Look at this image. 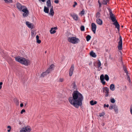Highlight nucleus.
Returning a JSON list of instances; mask_svg holds the SVG:
<instances>
[{"label": "nucleus", "instance_id": "obj_2", "mask_svg": "<svg viewBox=\"0 0 132 132\" xmlns=\"http://www.w3.org/2000/svg\"><path fill=\"white\" fill-rule=\"evenodd\" d=\"M109 12L110 19L112 20V22H114L113 24L116 26V28H117L118 30H119L120 25L117 20L115 16L112 13V11L109 9Z\"/></svg>", "mask_w": 132, "mask_h": 132}, {"label": "nucleus", "instance_id": "obj_23", "mask_svg": "<svg viewBox=\"0 0 132 132\" xmlns=\"http://www.w3.org/2000/svg\"><path fill=\"white\" fill-rule=\"evenodd\" d=\"M100 16L101 14L99 12H97L96 15V17L97 18L96 19H100Z\"/></svg>", "mask_w": 132, "mask_h": 132}, {"label": "nucleus", "instance_id": "obj_14", "mask_svg": "<svg viewBox=\"0 0 132 132\" xmlns=\"http://www.w3.org/2000/svg\"><path fill=\"white\" fill-rule=\"evenodd\" d=\"M70 15L75 20L77 21V20L79 21V19L78 18V15L74 13L71 14Z\"/></svg>", "mask_w": 132, "mask_h": 132}, {"label": "nucleus", "instance_id": "obj_49", "mask_svg": "<svg viewBox=\"0 0 132 132\" xmlns=\"http://www.w3.org/2000/svg\"><path fill=\"white\" fill-rule=\"evenodd\" d=\"M23 104L22 103H21L20 104V106L21 107H22L23 106Z\"/></svg>", "mask_w": 132, "mask_h": 132}, {"label": "nucleus", "instance_id": "obj_48", "mask_svg": "<svg viewBox=\"0 0 132 132\" xmlns=\"http://www.w3.org/2000/svg\"><path fill=\"white\" fill-rule=\"evenodd\" d=\"M7 128H8V129H11V127L10 126H7Z\"/></svg>", "mask_w": 132, "mask_h": 132}, {"label": "nucleus", "instance_id": "obj_25", "mask_svg": "<svg viewBox=\"0 0 132 132\" xmlns=\"http://www.w3.org/2000/svg\"><path fill=\"white\" fill-rule=\"evenodd\" d=\"M5 2L7 3H11L13 2V0H4Z\"/></svg>", "mask_w": 132, "mask_h": 132}, {"label": "nucleus", "instance_id": "obj_17", "mask_svg": "<svg viewBox=\"0 0 132 132\" xmlns=\"http://www.w3.org/2000/svg\"><path fill=\"white\" fill-rule=\"evenodd\" d=\"M24 128L26 132H30L31 130V129L29 126H27L23 127Z\"/></svg>", "mask_w": 132, "mask_h": 132}, {"label": "nucleus", "instance_id": "obj_59", "mask_svg": "<svg viewBox=\"0 0 132 132\" xmlns=\"http://www.w3.org/2000/svg\"><path fill=\"white\" fill-rule=\"evenodd\" d=\"M46 52H47L46 51L45 52V53H46Z\"/></svg>", "mask_w": 132, "mask_h": 132}, {"label": "nucleus", "instance_id": "obj_6", "mask_svg": "<svg viewBox=\"0 0 132 132\" xmlns=\"http://www.w3.org/2000/svg\"><path fill=\"white\" fill-rule=\"evenodd\" d=\"M21 11L24 13L23 14V17H27L28 16L29 13V11L28 10L27 7L25 6V7L22 9V10H21Z\"/></svg>", "mask_w": 132, "mask_h": 132}, {"label": "nucleus", "instance_id": "obj_12", "mask_svg": "<svg viewBox=\"0 0 132 132\" xmlns=\"http://www.w3.org/2000/svg\"><path fill=\"white\" fill-rule=\"evenodd\" d=\"M91 26L92 31L95 34L96 28V26L95 23H92Z\"/></svg>", "mask_w": 132, "mask_h": 132}, {"label": "nucleus", "instance_id": "obj_36", "mask_svg": "<svg viewBox=\"0 0 132 132\" xmlns=\"http://www.w3.org/2000/svg\"><path fill=\"white\" fill-rule=\"evenodd\" d=\"M110 101L112 103H114L115 102V100L114 98H112L110 100Z\"/></svg>", "mask_w": 132, "mask_h": 132}, {"label": "nucleus", "instance_id": "obj_27", "mask_svg": "<svg viewBox=\"0 0 132 132\" xmlns=\"http://www.w3.org/2000/svg\"><path fill=\"white\" fill-rule=\"evenodd\" d=\"M14 102L17 105H19V101L16 98H15L14 99Z\"/></svg>", "mask_w": 132, "mask_h": 132}, {"label": "nucleus", "instance_id": "obj_37", "mask_svg": "<svg viewBox=\"0 0 132 132\" xmlns=\"http://www.w3.org/2000/svg\"><path fill=\"white\" fill-rule=\"evenodd\" d=\"M114 105H110L109 107V109L110 110H112L113 109V108Z\"/></svg>", "mask_w": 132, "mask_h": 132}, {"label": "nucleus", "instance_id": "obj_56", "mask_svg": "<svg viewBox=\"0 0 132 132\" xmlns=\"http://www.w3.org/2000/svg\"><path fill=\"white\" fill-rule=\"evenodd\" d=\"M102 68V67H101L100 68H99V70H98L100 71L101 70V69Z\"/></svg>", "mask_w": 132, "mask_h": 132}, {"label": "nucleus", "instance_id": "obj_13", "mask_svg": "<svg viewBox=\"0 0 132 132\" xmlns=\"http://www.w3.org/2000/svg\"><path fill=\"white\" fill-rule=\"evenodd\" d=\"M98 62L97 63L96 62H94L93 64L94 66L96 67L97 68H99L101 65V63L100 61L98 60Z\"/></svg>", "mask_w": 132, "mask_h": 132}, {"label": "nucleus", "instance_id": "obj_50", "mask_svg": "<svg viewBox=\"0 0 132 132\" xmlns=\"http://www.w3.org/2000/svg\"><path fill=\"white\" fill-rule=\"evenodd\" d=\"M60 81L62 82L63 81V79H60Z\"/></svg>", "mask_w": 132, "mask_h": 132}, {"label": "nucleus", "instance_id": "obj_58", "mask_svg": "<svg viewBox=\"0 0 132 132\" xmlns=\"http://www.w3.org/2000/svg\"><path fill=\"white\" fill-rule=\"evenodd\" d=\"M2 86H0V90L1 89V88H2Z\"/></svg>", "mask_w": 132, "mask_h": 132}, {"label": "nucleus", "instance_id": "obj_21", "mask_svg": "<svg viewBox=\"0 0 132 132\" xmlns=\"http://www.w3.org/2000/svg\"><path fill=\"white\" fill-rule=\"evenodd\" d=\"M50 14L52 16H53L54 14V12L53 9V7L52 6L50 10Z\"/></svg>", "mask_w": 132, "mask_h": 132}, {"label": "nucleus", "instance_id": "obj_30", "mask_svg": "<svg viewBox=\"0 0 132 132\" xmlns=\"http://www.w3.org/2000/svg\"><path fill=\"white\" fill-rule=\"evenodd\" d=\"M48 74V73H47L46 71L45 72L42 73L41 75V76L44 77L45 76L47 75Z\"/></svg>", "mask_w": 132, "mask_h": 132}, {"label": "nucleus", "instance_id": "obj_35", "mask_svg": "<svg viewBox=\"0 0 132 132\" xmlns=\"http://www.w3.org/2000/svg\"><path fill=\"white\" fill-rule=\"evenodd\" d=\"M24 128H22L20 130V132H26Z\"/></svg>", "mask_w": 132, "mask_h": 132}, {"label": "nucleus", "instance_id": "obj_46", "mask_svg": "<svg viewBox=\"0 0 132 132\" xmlns=\"http://www.w3.org/2000/svg\"><path fill=\"white\" fill-rule=\"evenodd\" d=\"M59 2V1L58 0H55L54 1V3L56 4H57Z\"/></svg>", "mask_w": 132, "mask_h": 132}, {"label": "nucleus", "instance_id": "obj_7", "mask_svg": "<svg viewBox=\"0 0 132 132\" xmlns=\"http://www.w3.org/2000/svg\"><path fill=\"white\" fill-rule=\"evenodd\" d=\"M119 41L118 43V48L119 50H122V39L121 36L120 35L119 38Z\"/></svg>", "mask_w": 132, "mask_h": 132}, {"label": "nucleus", "instance_id": "obj_19", "mask_svg": "<svg viewBox=\"0 0 132 132\" xmlns=\"http://www.w3.org/2000/svg\"><path fill=\"white\" fill-rule=\"evenodd\" d=\"M110 88L112 91H114L115 89L114 85L113 84H111L110 86Z\"/></svg>", "mask_w": 132, "mask_h": 132}, {"label": "nucleus", "instance_id": "obj_15", "mask_svg": "<svg viewBox=\"0 0 132 132\" xmlns=\"http://www.w3.org/2000/svg\"><path fill=\"white\" fill-rule=\"evenodd\" d=\"M57 28L56 27H54V28H51L50 30V33L52 34L55 33L56 32V31L55 30H56Z\"/></svg>", "mask_w": 132, "mask_h": 132}, {"label": "nucleus", "instance_id": "obj_55", "mask_svg": "<svg viewBox=\"0 0 132 132\" xmlns=\"http://www.w3.org/2000/svg\"><path fill=\"white\" fill-rule=\"evenodd\" d=\"M76 87V85L75 84H74L73 86V87L74 88H75V87Z\"/></svg>", "mask_w": 132, "mask_h": 132}, {"label": "nucleus", "instance_id": "obj_10", "mask_svg": "<svg viewBox=\"0 0 132 132\" xmlns=\"http://www.w3.org/2000/svg\"><path fill=\"white\" fill-rule=\"evenodd\" d=\"M26 24L27 26L29 28L32 29L34 27V25L33 24L30 23L29 22L26 21Z\"/></svg>", "mask_w": 132, "mask_h": 132}, {"label": "nucleus", "instance_id": "obj_32", "mask_svg": "<svg viewBox=\"0 0 132 132\" xmlns=\"http://www.w3.org/2000/svg\"><path fill=\"white\" fill-rule=\"evenodd\" d=\"M123 69L125 72L126 73V74H128V72L125 67L123 66Z\"/></svg>", "mask_w": 132, "mask_h": 132}, {"label": "nucleus", "instance_id": "obj_45", "mask_svg": "<svg viewBox=\"0 0 132 132\" xmlns=\"http://www.w3.org/2000/svg\"><path fill=\"white\" fill-rule=\"evenodd\" d=\"M85 12V11L84 10H82L81 12V14L82 15H83L84 14V13Z\"/></svg>", "mask_w": 132, "mask_h": 132}, {"label": "nucleus", "instance_id": "obj_8", "mask_svg": "<svg viewBox=\"0 0 132 132\" xmlns=\"http://www.w3.org/2000/svg\"><path fill=\"white\" fill-rule=\"evenodd\" d=\"M103 91L105 93V96L108 97L109 95V88L107 87H104L103 88Z\"/></svg>", "mask_w": 132, "mask_h": 132}, {"label": "nucleus", "instance_id": "obj_16", "mask_svg": "<svg viewBox=\"0 0 132 132\" xmlns=\"http://www.w3.org/2000/svg\"><path fill=\"white\" fill-rule=\"evenodd\" d=\"M96 22L98 24L101 25L102 24L103 21L102 20L100 19H96Z\"/></svg>", "mask_w": 132, "mask_h": 132}, {"label": "nucleus", "instance_id": "obj_31", "mask_svg": "<svg viewBox=\"0 0 132 132\" xmlns=\"http://www.w3.org/2000/svg\"><path fill=\"white\" fill-rule=\"evenodd\" d=\"M54 65L53 64H52L48 68L50 69L52 71L54 67Z\"/></svg>", "mask_w": 132, "mask_h": 132}, {"label": "nucleus", "instance_id": "obj_41", "mask_svg": "<svg viewBox=\"0 0 132 132\" xmlns=\"http://www.w3.org/2000/svg\"><path fill=\"white\" fill-rule=\"evenodd\" d=\"M74 4L73 5V6L74 7H75L76 5L77 4V3L76 2H74Z\"/></svg>", "mask_w": 132, "mask_h": 132}, {"label": "nucleus", "instance_id": "obj_57", "mask_svg": "<svg viewBox=\"0 0 132 132\" xmlns=\"http://www.w3.org/2000/svg\"><path fill=\"white\" fill-rule=\"evenodd\" d=\"M98 3H100V0H98Z\"/></svg>", "mask_w": 132, "mask_h": 132}, {"label": "nucleus", "instance_id": "obj_29", "mask_svg": "<svg viewBox=\"0 0 132 132\" xmlns=\"http://www.w3.org/2000/svg\"><path fill=\"white\" fill-rule=\"evenodd\" d=\"M86 38L87 41L88 42L90 39L91 36L90 35H88L86 36Z\"/></svg>", "mask_w": 132, "mask_h": 132}, {"label": "nucleus", "instance_id": "obj_11", "mask_svg": "<svg viewBox=\"0 0 132 132\" xmlns=\"http://www.w3.org/2000/svg\"><path fill=\"white\" fill-rule=\"evenodd\" d=\"M74 65L72 64L69 70V75L70 76H71L72 75L73 73V72L74 70Z\"/></svg>", "mask_w": 132, "mask_h": 132}, {"label": "nucleus", "instance_id": "obj_44", "mask_svg": "<svg viewBox=\"0 0 132 132\" xmlns=\"http://www.w3.org/2000/svg\"><path fill=\"white\" fill-rule=\"evenodd\" d=\"M36 40L37 43H38V44H40L41 42V40H39V39Z\"/></svg>", "mask_w": 132, "mask_h": 132}, {"label": "nucleus", "instance_id": "obj_40", "mask_svg": "<svg viewBox=\"0 0 132 132\" xmlns=\"http://www.w3.org/2000/svg\"><path fill=\"white\" fill-rule=\"evenodd\" d=\"M109 106V105L108 104H104V108H105L106 107H107L108 108Z\"/></svg>", "mask_w": 132, "mask_h": 132}, {"label": "nucleus", "instance_id": "obj_18", "mask_svg": "<svg viewBox=\"0 0 132 132\" xmlns=\"http://www.w3.org/2000/svg\"><path fill=\"white\" fill-rule=\"evenodd\" d=\"M47 6L48 7H51V0H48L46 2Z\"/></svg>", "mask_w": 132, "mask_h": 132}, {"label": "nucleus", "instance_id": "obj_43", "mask_svg": "<svg viewBox=\"0 0 132 132\" xmlns=\"http://www.w3.org/2000/svg\"><path fill=\"white\" fill-rule=\"evenodd\" d=\"M25 112V110L24 109H22V110L21 111V114H23V113L24 112Z\"/></svg>", "mask_w": 132, "mask_h": 132}, {"label": "nucleus", "instance_id": "obj_38", "mask_svg": "<svg viewBox=\"0 0 132 132\" xmlns=\"http://www.w3.org/2000/svg\"><path fill=\"white\" fill-rule=\"evenodd\" d=\"M105 114V113L104 112H102V113H100L99 114V116L100 117H102L104 116Z\"/></svg>", "mask_w": 132, "mask_h": 132}, {"label": "nucleus", "instance_id": "obj_28", "mask_svg": "<svg viewBox=\"0 0 132 132\" xmlns=\"http://www.w3.org/2000/svg\"><path fill=\"white\" fill-rule=\"evenodd\" d=\"M113 109H114V111H115L116 112H118V107L115 105H114V106Z\"/></svg>", "mask_w": 132, "mask_h": 132}, {"label": "nucleus", "instance_id": "obj_20", "mask_svg": "<svg viewBox=\"0 0 132 132\" xmlns=\"http://www.w3.org/2000/svg\"><path fill=\"white\" fill-rule=\"evenodd\" d=\"M49 7H46L45 6H44V11L45 13H48L49 11Z\"/></svg>", "mask_w": 132, "mask_h": 132}, {"label": "nucleus", "instance_id": "obj_33", "mask_svg": "<svg viewBox=\"0 0 132 132\" xmlns=\"http://www.w3.org/2000/svg\"><path fill=\"white\" fill-rule=\"evenodd\" d=\"M80 30L82 31H84L85 30V27L84 26H82L80 28Z\"/></svg>", "mask_w": 132, "mask_h": 132}, {"label": "nucleus", "instance_id": "obj_34", "mask_svg": "<svg viewBox=\"0 0 132 132\" xmlns=\"http://www.w3.org/2000/svg\"><path fill=\"white\" fill-rule=\"evenodd\" d=\"M126 75L127 76V80L129 81V82H130V80L129 75H128V74H127Z\"/></svg>", "mask_w": 132, "mask_h": 132}, {"label": "nucleus", "instance_id": "obj_9", "mask_svg": "<svg viewBox=\"0 0 132 132\" xmlns=\"http://www.w3.org/2000/svg\"><path fill=\"white\" fill-rule=\"evenodd\" d=\"M16 6L18 10L20 11L22 10V9L25 7V6L22 5L19 3H17L16 4Z\"/></svg>", "mask_w": 132, "mask_h": 132}, {"label": "nucleus", "instance_id": "obj_39", "mask_svg": "<svg viewBox=\"0 0 132 132\" xmlns=\"http://www.w3.org/2000/svg\"><path fill=\"white\" fill-rule=\"evenodd\" d=\"M51 71H52L50 69L48 68L46 71V72H47V73L48 74Z\"/></svg>", "mask_w": 132, "mask_h": 132}, {"label": "nucleus", "instance_id": "obj_60", "mask_svg": "<svg viewBox=\"0 0 132 132\" xmlns=\"http://www.w3.org/2000/svg\"><path fill=\"white\" fill-rule=\"evenodd\" d=\"M121 27H123V26H121Z\"/></svg>", "mask_w": 132, "mask_h": 132}, {"label": "nucleus", "instance_id": "obj_22", "mask_svg": "<svg viewBox=\"0 0 132 132\" xmlns=\"http://www.w3.org/2000/svg\"><path fill=\"white\" fill-rule=\"evenodd\" d=\"M90 55L91 56L94 57H96V55L95 53L93 51H92L90 53Z\"/></svg>", "mask_w": 132, "mask_h": 132}, {"label": "nucleus", "instance_id": "obj_54", "mask_svg": "<svg viewBox=\"0 0 132 132\" xmlns=\"http://www.w3.org/2000/svg\"><path fill=\"white\" fill-rule=\"evenodd\" d=\"M11 129H8L7 130L8 132H10L11 130Z\"/></svg>", "mask_w": 132, "mask_h": 132}, {"label": "nucleus", "instance_id": "obj_1", "mask_svg": "<svg viewBox=\"0 0 132 132\" xmlns=\"http://www.w3.org/2000/svg\"><path fill=\"white\" fill-rule=\"evenodd\" d=\"M72 97L69 98L70 103L76 108H78L82 105L84 97L77 90L74 91L72 94Z\"/></svg>", "mask_w": 132, "mask_h": 132}, {"label": "nucleus", "instance_id": "obj_53", "mask_svg": "<svg viewBox=\"0 0 132 132\" xmlns=\"http://www.w3.org/2000/svg\"><path fill=\"white\" fill-rule=\"evenodd\" d=\"M34 35V33L33 32H31V35L33 36Z\"/></svg>", "mask_w": 132, "mask_h": 132}, {"label": "nucleus", "instance_id": "obj_42", "mask_svg": "<svg viewBox=\"0 0 132 132\" xmlns=\"http://www.w3.org/2000/svg\"><path fill=\"white\" fill-rule=\"evenodd\" d=\"M130 112L131 115H132V105H131L130 106Z\"/></svg>", "mask_w": 132, "mask_h": 132}, {"label": "nucleus", "instance_id": "obj_5", "mask_svg": "<svg viewBox=\"0 0 132 132\" xmlns=\"http://www.w3.org/2000/svg\"><path fill=\"white\" fill-rule=\"evenodd\" d=\"M68 40L70 42L74 44L78 43L80 42V40L77 38L75 37H70L68 38Z\"/></svg>", "mask_w": 132, "mask_h": 132}, {"label": "nucleus", "instance_id": "obj_4", "mask_svg": "<svg viewBox=\"0 0 132 132\" xmlns=\"http://www.w3.org/2000/svg\"><path fill=\"white\" fill-rule=\"evenodd\" d=\"M100 78L102 84L103 85H104L106 82L104 81V79L106 81H108L109 80V78L107 74L105 75L104 76L102 74L101 75Z\"/></svg>", "mask_w": 132, "mask_h": 132}, {"label": "nucleus", "instance_id": "obj_24", "mask_svg": "<svg viewBox=\"0 0 132 132\" xmlns=\"http://www.w3.org/2000/svg\"><path fill=\"white\" fill-rule=\"evenodd\" d=\"M109 1V0H103L102 2V4L104 5L107 4V3Z\"/></svg>", "mask_w": 132, "mask_h": 132}, {"label": "nucleus", "instance_id": "obj_47", "mask_svg": "<svg viewBox=\"0 0 132 132\" xmlns=\"http://www.w3.org/2000/svg\"><path fill=\"white\" fill-rule=\"evenodd\" d=\"M36 40L39 39V37L38 35H37L36 36Z\"/></svg>", "mask_w": 132, "mask_h": 132}, {"label": "nucleus", "instance_id": "obj_3", "mask_svg": "<svg viewBox=\"0 0 132 132\" xmlns=\"http://www.w3.org/2000/svg\"><path fill=\"white\" fill-rule=\"evenodd\" d=\"M15 59L16 61L26 66H28L29 64V60L23 57L18 56L15 57Z\"/></svg>", "mask_w": 132, "mask_h": 132}, {"label": "nucleus", "instance_id": "obj_52", "mask_svg": "<svg viewBox=\"0 0 132 132\" xmlns=\"http://www.w3.org/2000/svg\"><path fill=\"white\" fill-rule=\"evenodd\" d=\"M3 84V83L2 82H0V86H2V85Z\"/></svg>", "mask_w": 132, "mask_h": 132}, {"label": "nucleus", "instance_id": "obj_26", "mask_svg": "<svg viewBox=\"0 0 132 132\" xmlns=\"http://www.w3.org/2000/svg\"><path fill=\"white\" fill-rule=\"evenodd\" d=\"M97 102L96 101H94L93 100H92L90 102V104L92 105H94L95 104H96Z\"/></svg>", "mask_w": 132, "mask_h": 132}, {"label": "nucleus", "instance_id": "obj_51", "mask_svg": "<svg viewBox=\"0 0 132 132\" xmlns=\"http://www.w3.org/2000/svg\"><path fill=\"white\" fill-rule=\"evenodd\" d=\"M98 4H99V7H101V3H99Z\"/></svg>", "mask_w": 132, "mask_h": 132}]
</instances>
